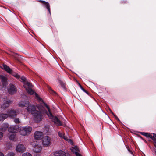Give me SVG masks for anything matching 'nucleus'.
Masks as SVG:
<instances>
[{
  "label": "nucleus",
  "mask_w": 156,
  "mask_h": 156,
  "mask_svg": "<svg viewBox=\"0 0 156 156\" xmlns=\"http://www.w3.org/2000/svg\"><path fill=\"white\" fill-rule=\"evenodd\" d=\"M20 107H27L26 109L27 111L33 115L35 121L38 122L41 120L43 118L42 111L38 107L32 104H30L29 101L20 102L18 104Z\"/></svg>",
  "instance_id": "1"
},
{
  "label": "nucleus",
  "mask_w": 156,
  "mask_h": 156,
  "mask_svg": "<svg viewBox=\"0 0 156 156\" xmlns=\"http://www.w3.org/2000/svg\"><path fill=\"white\" fill-rule=\"evenodd\" d=\"M20 79V80L23 83L24 87L27 92L30 95H32L34 94V91L32 89L33 87L32 84L28 82L27 79L23 76L21 77Z\"/></svg>",
  "instance_id": "2"
},
{
  "label": "nucleus",
  "mask_w": 156,
  "mask_h": 156,
  "mask_svg": "<svg viewBox=\"0 0 156 156\" xmlns=\"http://www.w3.org/2000/svg\"><path fill=\"white\" fill-rule=\"evenodd\" d=\"M47 108L48 109V112H47V115L50 119H51L52 121L57 126H60L62 125V124L60 120L56 116H53L50 112L49 107L47 106Z\"/></svg>",
  "instance_id": "3"
},
{
  "label": "nucleus",
  "mask_w": 156,
  "mask_h": 156,
  "mask_svg": "<svg viewBox=\"0 0 156 156\" xmlns=\"http://www.w3.org/2000/svg\"><path fill=\"white\" fill-rule=\"evenodd\" d=\"M32 130V128L29 126L20 127L19 129V132L23 136L28 135L30 133Z\"/></svg>",
  "instance_id": "4"
},
{
  "label": "nucleus",
  "mask_w": 156,
  "mask_h": 156,
  "mask_svg": "<svg viewBox=\"0 0 156 156\" xmlns=\"http://www.w3.org/2000/svg\"><path fill=\"white\" fill-rule=\"evenodd\" d=\"M31 144L33 147L34 151L36 153H39L41 152L42 150V146L37 141L32 142Z\"/></svg>",
  "instance_id": "5"
},
{
  "label": "nucleus",
  "mask_w": 156,
  "mask_h": 156,
  "mask_svg": "<svg viewBox=\"0 0 156 156\" xmlns=\"http://www.w3.org/2000/svg\"><path fill=\"white\" fill-rule=\"evenodd\" d=\"M51 139L48 136H45L42 138V143L44 147H47L50 144Z\"/></svg>",
  "instance_id": "6"
},
{
  "label": "nucleus",
  "mask_w": 156,
  "mask_h": 156,
  "mask_svg": "<svg viewBox=\"0 0 156 156\" xmlns=\"http://www.w3.org/2000/svg\"><path fill=\"white\" fill-rule=\"evenodd\" d=\"M15 150L17 153H22L25 151L26 148L23 144H19L16 146Z\"/></svg>",
  "instance_id": "7"
},
{
  "label": "nucleus",
  "mask_w": 156,
  "mask_h": 156,
  "mask_svg": "<svg viewBox=\"0 0 156 156\" xmlns=\"http://www.w3.org/2000/svg\"><path fill=\"white\" fill-rule=\"evenodd\" d=\"M7 113L8 117L13 118L19 113V112L18 110H10L8 111Z\"/></svg>",
  "instance_id": "8"
},
{
  "label": "nucleus",
  "mask_w": 156,
  "mask_h": 156,
  "mask_svg": "<svg viewBox=\"0 0 156 156\" xmlns=\"http://www.w3.org/2000/svg\"><path fill=\"white\" fill-rule=\"evenodd\" d=\"M8 91L9 94H14L16 92L17 89L14 85L11 84L9 86Z\"/></svg>",
  "instance_id": "9"
},
{
  "label": "nucleus",
  "mask_w": 156,
  "mask_h": 156,
  "mask_svg": "<svg viewBox=\"0 0 156 156\" xmlns=\"http://www.w3.org/2000/svg\"><path fill=\"white\" fill-rule=\"evenodd\" d=\"M55 156H70L68 153H66L62 151H58L54 153Z\"/></svg>",
  "instance_id": "10"
},
{
  "label": "nucleus",
  "mask_w": 156,
  "mask_h": 156,
  "mask_svg": "<svg viewBox=\"0 0 156 156\" xmlns=\"http://www.w3.org/2000/svg\"><path fill=\"white\" fill-rule=\"evenodd\" d=\"M9 132L10 133H17L19 130V127L18 126H12L8 129Z\"/></svg>",
  "instance_id": "11"
},
{
  "label": "nucleus",
  "mask_w": 156,
  "mask_h": 156,
  "mask_svg": "<svg viewBox=\"0 0 156 156\" xmlns=\"http://www.w3.org/2000/svg\"><path fill=\"white\" fill-rule=\"evenodd\" d=\"M34 138L37 140H39L43 138V133L41 132L36 131L34 133Z\"/></svg>",
  "instance_id": "12"
},
{
  "label": "nucleus",
  "mask_w": 156,
  "mask_h": 156,
  "mask_svg": "<svg viewBox=\"0 0 156 156\" xmlns=\"http://www.w3.org/2000/svg\"><path fill=\"white\" fill-rule=\"evenodd\" d=\"M12 103V101L11 100L7 99L5 100L3 104L2 105L1 107L3 108H5L8 107Z\"/></svg>",
  "instance_id": "13"
},
{
  "label": "nucleus",
  "mask_w": 156,
  "mask_h": 156,
  "mask_svg": "<svg viewBox=\"0 0 156 156\" xmlns=\"http://www.w3.org/2000/svg\"><path fill=\"white\" fill-rule=\"evenodd\" d=\"M39 2H41L44 5V6L47 8V9L49 12V14L51 15V13L50 11V8L49 3L48 2L42 0H40Z\"/></svg>",
  "instance_id": "14"
},
{
  "label": "nucleus",
  "mask_w": 156,
  "mask_h": 156,
  "mask_svg": "<svg viewBox=\"0 0 156 156\" xmlns=\"http://www.w3.org/2000/svg\"><path fill=\"white\" fill-rule=\"evenodd\" d=\"M3 66L4 70L9 74H12V70L8 66L5 64H3Z\"/></svg>",
  "instance_id": "15"
},
{
  "label": "nucleus",
  "mask_w": 156,
  "mask_h": 156,
  "mask_svg": "<svg viewBox=\"0 0 156 156\" xmlns=\"http://www.w3.org/2000/svg\"><path fill=\"white\" fill-rule=\"evenodd\" d=\"M72 152H75V154L76 156H82L79 153L76 152L79 151V149L77 146H75L74 147H72L71 149Z\"/></svg>",
  "instance_id": "16"
},
{
  "label": "nucleus",
  "mask_w": 156,
  "mask_h": 156,
  "mask_svg": "<svg viewBox=\"0 0 156 156\" xmlns=\"http://www.w3.org/2000/svg\"><path fill=\"white\" fill-rule=\"evenodd\" d=\"M15 134H9L8 136L9 139L13 141H16V140L15 136Z\"/></svg>",
  "instance_id": "17"
},
{
  "label": "nucleus",
  "mask_w": 156,
  "mask_h": 156,
  "mask_svg": "<svg viewBox=\"0 0 156 156\" xmlns=\"http://www.w3.org/2000/svg\"><path fill=\"white\" fill-rule=\"evenodd\" d=\"M1 78L2 80V82L4 86H5L7 84V78L3 76H1Z\"/></svg>",
  "instance_id": "18"
},
{
  "label": "nucleus",
  "mask_w": 156,
  "mask_h": 156,
  "mask_svg": "<svg viewBox=\"0 0 156 156\" xmlns=\"http://www.w3.org/2000/svg\"><path fill=\"white\" fill-rule=\"evenodd\" d=\"M8 127V125L7 124H3L1 128V130L2 131H5L7 129Z\"/></svg>",
  "instance_id": "19"
},
{
  "label": "nucleus",
  "mask_w": 156,
  "mask_h": 156,
  "mask_svg": "<svg viewBox=\"0 0 156 156\" xmlns=\"http://www.w3.org/2000/svg\"><path fill=\"white\" fill-rule=\"evenodd\" d=\"M8 117L7 114H2L0 115V121L3 120Z\"/></svg>",
  "instance_id": "20"
},
{
  "label": "nucleus",
  "mask_w": 156,
  "mask_h": 156,
  "mask_svg": "<svg viewBox=\"0 0 156 156\" xmlns=\"http://www.w3.org/2000/svg\"><path fill=\"white\" fill-rule=\"evenodd\" d=\"M151 139L154 141V145L156 148V134H154L153 136L152 135Z\"/></svg>",
  "instance_id": "21"
},
{
  "label": "nucleus",
  "mask_w": 156,
  "mask_h": 156,
  "mask_svg": "<svg viewBox=\"0 0 156 156\" xmlns=\"http://www.w3.org/2000/svg\"><path fill=\"white\" fill-rule=\"evenodd\" d=\"M142 134L147 137H150L151 138L152 135H151L149 133H147L144 132L142 133Z\"/></svg>",
  "instance_id": "22"
},
{
  "label": "nucleus",
  "mask_w": 156,
  "mask_h": 156,
  "mask_svg": "<svg viewBox=\"0 0 156 156\" xmlns=\"http://www.w3.org/2000/svg\"><path fill=\"white\" fill-rule=\"evenodd\" d=\"M47 87L49 90L50 92L52 94H54L55 95L56 94V93L49 86H47Z\"/></svg>",
  "instance_id": "23"
},
{
  "label": "nucleus",
  "mask_w": 156,
  "mask_h": 156,
  "mask_svg": "<svg viewBox=\"0 0 156 156\" xmlns=\"http://www.w3.org/2000/svg\"><path fill=\"white\" fill-rule=\"evenodd\" d=\"M12 147V145L10 143H7L6 144L5 148L6 150H8L10 149Z\"/></svg>",
  "instance_id": "24"
},
{
  "label": "nucleus",
  "mask_w": 156,
  "mask_h": 156,
  "mask_svg": "<svg viewBox=\"0 0 156 156\" xmlns=\"http://www.w3.org/2000/svg\"><path fill=\"white\" fill-rule=\"evenodd\" d=\"M59 83L61 86V87L63 89H66V87H65V84L63 83L62 82L60 81H59Z\"/></svg>",
  "instance_id": "25"
},
{
  "label": "nucleus",
  "mask_w": 156,
  "mask_h": 156,
  "mask_svg": "<svg viewBox=\"0 0 156 156\" xmlns=\"http://www.w3.org/2000/svg\"><path fill=\"white\" fill-rule=\"evenodd\" d=\"M62 138L64 139L65 140L68 141L69 142H72L71 140L70 139H69L67 137L64 136Z\"/></svg>",
  "instance_id": "26"
},
{
  "label": "nucleus",
  "mask_w": 156,
  "mask_h": 156,
  "mask_svg": "<svg viewBox=\"0 0 156 156\" xmlns=\"http://www.w3.org/2000/svg\"><path fill=\"white\" fill-rule=\"evenodd\" d=\"M15 154L14 153L12 152H9L8 153L7 156H14Z\"/></svg>",
  "instance_id": "27"
},
{
  "label": "nucleus",
  "mask_w": 156,
  "mask_h": 156,
  "mask_svg": "<svg viewBox=\"0 0 156 156\" xmlns=\"http://www.w3.org/2000/svg\"><path fill=\"white\" fill-rule=\"evenodd\" d=\"M14 122L16 123H19L20 122L19 118H16L14 119Z\"/></svg>",
  "instance_id": "28"
},
{
  "label": "nucleus",
  "mask_w": 156,
  "mask_h": 156,
  "mask_svg": "<svg viewBox=\"0 0 156 156\" xmlns=\"http://www.w3.org/2000/svg\"><path fill=\"white\" fill-rule=\"evenodd\" d=\"M22 156H32V155L29 153H25L23 154Z\"/></svg>",
  "instance_id": "29"
},
{
  "label": "nucleus",
  "mask_w": 156,
  "mask_h": 156,
  "mask_svg": "<svg viewBox=\"0 0 156 156\" xmlns=\"http://www.w3.org/2000/svg\"><path fill=\"white\" fill-rule=\"evenodd\" d=\"M58 134L59 136L62 138L64 135L63 133H62L60 132H58Z\"/></svg>",
  "instance_id": "30"
},
{
  "label": "nucleus",
  "mask_w": 156,
  "mask_h": 156,
  "mask_svg": "<svg viewBox=\"0 0 156 156\" xmlns=\"http://www.w3.org/2000/svg\"><path fill=\"white\" fill-rule=\"evenodd\" d=\"M13 76L15 77H16L17 78L19 79L20 76V75H18V74H14L13 75Z\"/></svg>",
  "instance_id": "31"
},
{
  "label": "nucleus",
  "mask_w": 156,
  "mask_h": 156,
  "mask_svg": "<svg viewBox=\"0 0 156 156\" xmlns=\"http://www.w3.org/2000/svg\"><path fill=\"white\" fill-rule=\"evenodd\" d=\"M35 95L36 98H37V99L40 100L41 101L42 99L36 93H35Z\"/></svg>",
  "instance_id": "32"
},
{
  "label": "nucleus",
  "mask_w": 156,
  "mask_h": 156,
  "mask_svg": "<svg viewBox=\"0 0 156 156\" xmlns=\"http://www.w3.org/2000/svg\"><path fill=\"white\" fill-rule=\"evenodd\" d=\"M81 89L84 91V92H85L86 93H87V94L88 95H89V93L85 89H84L83 87H82L81 86Z\"/></svg>",
  "instance_id": "33"
},
{
  "label": "nucleus",
  "mask_w": 156,
  "mask_h": 156,
  "mask_svg": "<svg viewBox=\"0 0 156 156\" xmlns=\"http://www.w3.org/2000/svg\"><path fill=\"white\" fill-rule=\"evenodd\" d=\"M3 133L2 132H0V140L3 137Z\"/></svg>",
  "instance_id": "34"
},
{
  "label": "nucleus",
  "mask_w": 156,
  "mask_h": 156,
  "mask_svg": "<svg viewBox=\"0 0 156 156\" xmlns=\"http://www.w3.org/2000/svg\"><path fill=\"white\" fill-rule=\"evenodd\" d=\"M112 114L114 115V117H115V118L117 119L118 120H119V119H118V117H117V116L115 115L114 113H112Z\"/></svg>",
  "instance_id": "35"
},
{
  "label": "nucleus",
  "mask_w": 156,
  "mask_h": 156,
  "mask_svg": "<svg viewBox=\"0 0 156 156\" xmlns=\"http://www.w3.org/2000/svg\"><path fill=\"white\" fill-rule=\"evenodd\" d=\"M0 156H4V155L2 153L0 152Z\"/></svg>",
  "instance_id": "36"
},
{
  "label": "nucleus",
  "mask_w": 156,
  "mask_h": 156,
  "mask_svg": "<svg viewBox=\"0 0 156 156\" xmlns=\"http://www.w3.org/2000/svg\"><path fill=\"white\" fill-rule=\"evenodd\" d=\"M129 152L131 153V154H133V152H132V151H129Z\"/></svg>",
  "instance_id": "37"
},
{
  "label": "nucleus",
  "mask_w": 156,
  "mask_h": 156,
  "mask_svg": "<svg viewBox=\"0 0 156 156\" xmlns=\"http://www.w3.org/2000/svg\"><path fill=\"white\" fill-rule=\"evenodd\" d=\"M14 56V57L15 58H16V56Z\"/></svg>",
  "instance_id": "38"
},
{
  "label": "nucleus",
  "mask_w": 156,
  "mask_h": 156,
  "mask_svg": "<svg viewBox=\"0 0 156 156\" xmlns=\"http://www.w3.org/2000/svg\"><path fill=\"white\" fill-rule=\"evenodd\" d=\"M40 156V155H36V156Z\"/></svg>",
  "instance_id": "39"
},
{
  "label": "nucleus",
  "mask_w": 156,
  "mask_h": 156,
  "mask_svg": "<svg viewBox=\"0 0 156 156\" xmlns=\"http://www.w3.org/2000/svg\"><path fill=\"white\" fill-rule=\"evenodd\" d=\"M80 101H82V100H81V99H80Z\"/></svg>",
  "instance_id": "40"
}]
</instances>
